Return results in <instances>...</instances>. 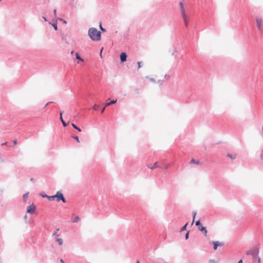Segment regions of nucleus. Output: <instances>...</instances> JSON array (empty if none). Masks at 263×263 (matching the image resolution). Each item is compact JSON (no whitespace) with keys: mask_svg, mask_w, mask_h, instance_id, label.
Here are the masks:
<instances>
[{"mask_svg":"<svg viewBox=\"0 0 263 263\" xmlns=\"http://www.w3.org/2000/svg\"><path fill=\"white\" fill-rule=\"evenodd\" d=\"M59 230H60V229H59V228L55 230V231L53 233V234H52V236H53H53H59L60 235V234H58V231H59Z\"/></svg>","mask_w":263,"mask_h":263,"instance_id":"nucleus-19","label":"nucleus"},{"mask_svg":"<svg viewBox=\"0 0 263 263\" xmlns=\"http://www.w3.org/2000/svg\"><path fill=\"white\" fill-rule=\"evenodd\" d=\"M71 125L72 126L76 129H77V130H78L79 132H81L82 130L80 128H79V127H78L75 124L72 123H71Z\"/></svg>","mask_w":263,"mask_h":263,"instance_id":"nucleus-17","label":"nucleus"},{"mask_svg":"<svg viewBox=\"0 0 263 263\" xmlns=\"http://www.w3.org/2000/svg\"><path fill=\"white\" fill-rule=\"evenodd\" d=\"M246 254L247 255H251V251H250V250L247 251L246 252Z\"/></svg>","mask_w":263,"mask_h":263,"instance_id":"nucleus-33","label":"nucleus"},{"mask_svg":"<svg viewBox=\"0 0 263 263\" xmlns=\"http://www.w3.org/2000/svg\"><path fill=\"white\" fill-rule=\"evenodd\" d=\"M7 144V142H5V143H2V145H6Z\"/></svg>","mask_w":263,"mask_h":263,"instance_id":"nucleus-47","label":"nucleus"},{"mask_svg":"<svg viewBox=\"0 0 263 263\" xmlns=\"http://www.w3.org/2000/svg\"><path fill=\"white\" fill-rule=\"evenodd\" d=\"M260 157V158L263 160V149L262 150V152H261Z\"/></svg>","mask_w":263,"mask_h":263,"instance_id":"nucleus-38","label":"nucleus"},{"mask_svg":"<svg viewBox=\"0 0 263 263\" xmlns=\"http://www.w3.org/2000/svg\"><path fill=\"white\" fill-rule=\"evenodd\" d=\"M159 166H162L161 167H159L161 168L167 169L170 166V164H165L164 161H161L159 162Z\"/></svg>","mask_w":263,"mask_h":263,"instance_id":"nucleus-9","label":"nucleus"},{"mask_svg":"<svg viewBox=\"0 0 263 263\" xmlns=\"http://www.w3.org/2000/svg\"><path fill=\"white\" fill-rule=\"evenodd\" d=\"M36 209V206L34 204H32L27 207V213L29 214H33Z\"/></svg>","mask_w":263,"mask_h":263,"instance_id":"nucleus-5","label":"nucleus"},{"mask_svg":"<svg viewBox=\"0 0 263 263\" xmlns=\"http://www.w3.org/2000/svg\"><path fill=\"white\" fill-rule=\"evenodd\" d=\"M192 215H193V221L192 222V224H193L194 222L195 218V217H196V211H193V213H192Z\"/></svg>","mask_w":263,"mask_h":263,"instance_id":"nucleus-25","label":"nucleus"},{"mask_svg":"<svg viewBox=\"0 0 263 263\" xmlns=\"http://www.w3.org/2000/svg\"><path fill=\"white\" fill-rule=\"evenodd\" d=\"M72 138H73L74 139H75L78 143L80 142L78 136L73 135V136H72Z\"/></svg>","mask_w":263,"mask_h":263,"instance_id":"nucleus-28","label":"nucleus"},{"mask_svg":"<svg viewBox=\"0 0 263 263\" xmlns=\"http://www.w3.org/2000/svg\"><path fill=\"white\" fill-rule=\"evenodd\" d=\"M106 107V106H105L104 107H103L101 109V114H103V113L104 112V110H105V107Z\"/></svg>","mask_w":263,"mask_h":263,"instance_id":"nucleus-34","label":"nucleus"},{"mask_svg":"<svg viewBox=\"0 0 263 263\" xmlns=\"http://www.w3.org/2000/svg\"><path fill=\"white\" fill-rule=\"evenodd\" d=\"M33 180H34L33 178H31V179H30V181H33Z\"/></svg>","mask_w":263,"mask_h":263,"instance_id":"nucleus-51","label":"nucleus"},{"mask_svg":"<svg viewBox=\"0 0 263 263\" xmlns=\"http://www.w3.org/2000/svg\"><path fill=\"white\" fill-rule=\"evenodd\" d=\"M189 234H190V232L189 231H187L185 235V240H187L189 239Z\"/></svg>","mask_w":263,"mask_h":263,"instance_id":"nucleus-30","label":"nucleus"},{"mask_svg":"<svg viewBox=\"0 0 263 263\" xmlns=\"http://www.w3.org/2000/svg\"><path fill=\"white\" fill-rule=\"evenodd\" d=\"M238 263H242V259H240V260L238 261Z\"/></svg>","mask_w":263,"mask_h":263,"instance_id":"nucleus-46","label":"nucleus"},{"mask_svg":"<svg viewBox=\"0 0 263 263\" xmlns=\"http://www.w3.org/2000/svg\"><path fill=\"white\" fill-rule=\"evenodd\" d=\"M52 26L53 27L54 29L57 31L58 30V26L57 23H54L52 24Z\"/></svg>","mask_w":263,"mask_h":263,"instance_id":"nucleus-27","label":"nucleus"},{"mask_svg":"<svg viewBox=\"0 0 263 263\" xmlns=\"http://www.w3.org/2000/svg\"><path fill=\"white\" fill-rule=\"evenodd\" d=\"M41 195L43 198H47V197H48V195H46V194H41Z\"/></svg>","mask_w":263,"mask_h":263,"instance_id":"nucleus-36","label":"nucleus"},{"mask_svg":"<svg viewBox=\"0 0 263 263\" xmlns=\"http://www.w3.org/2000/svg\"><path fill=\"white\" fill-rule=\"evenodd\" d=\"M13 144L14 145H16L17 144V140L16 139H15L13 140Z\"/></svg>","mask_w":263,"mask_h":263,"instance_id":"nucleus-40","label":"nucleus"},{"mask_svg":"<svg viewBox=\"0 0 263 263\" xmlns=\"http://www.w3.org/2000/svg\"><path fill=\"white\" fill-rule=\"evenodd\" d=\"M177 52V50L175 49V51H174V52L172 53V55H174V54Z\"/></svg>","mask_w":263,"mask_h":263,"instance_id":"nucleus-49","label":"nucleus"},{"mask_svg":"<svg viewBox=\"0 0 263 263\" xmlns=\"http://www.w3.org/2000/svg\"><path fill=\"white\" fill-rule=\"evenodd\" d=\"M256 24H257V26L258 28V30L260 32H261L262 31V29H261L262 20L260 18L256 17Z\"/></svg>","mask_w":263,"mask_h":263,"instance_id":"nucleus-8","label":"nucleus"},{"mask_svg":"<svg viewBox=\"0 0 263 263\" xmlns=\"http://www.w3.org/2000/svg\"><path fill=\"white\" fill-rule=\"evenodd\" d=\"M76 58L77 60H80V61H83L84 60L81 57L80 54L78 52L76 53Z\"/></svg>","mask_w":263,"mask_h":263,"instance_id":"nucleus-15","label":"nucleus"},{"mask_svg":"<svg viewBox=\"0 0 263 263\" xmlns=\"http://www.w3.org/2000/svg\"><path fill=\"white\" fill-rule=\"evenodd\" d=\"M142 63V62H138L137 63V64H138V69H139V68H140L141 67V66H141Z\"/></svg>","mask_w":263,"mask_h":263,"instance_id":"nucleus-32","label":"nucleus"},{"mask_svg":"<svg viewBox=\"0 0 263 263\" xmlns=\"http://www.w3.org/2000/svg\"><path fill=\"white\" fill-rule=\"evenodd\" d=\"M117 102V100H113L110 102H107L106 104H105V106H108L109 105H112V104H115Z\"/></svg>","mask_w":263,"mask_h":263,"instance_id":"nucleus-13","label":"nucleus"},{"mask_svg":"<svg viewBox=\"0 0 263 263\" xmlns=\"http://www.w3.org/2000/svg\"><path fill=\"white\" fill-rule=\"evenodd\" d=\"M186 27L188 26V16L186 14H185L184 17H183Z\"/></svg>","mask_w":263,"mask_h":263,"instance_id":"nucleus-14","label":"nucleus"},{"mask_svg":"<svg viewBox=\"0 0 263 263\" xmlns=\"http://www.w3.org/2000/svg\"><path fill=\"white\" fill-rule=\"evenodd\" d=\"M60 261L61 263H64V261L63 259H60Z\"/></svg>","mask_w":263,"mask_h":263,"instance_id":"nucleus-42","label":"nucleus"},{"mask_svg":"<svg viewBox=\"0 0 263 263\" xmlns=\"http://www.w3.org/2000/svg\"><path fill=\"white\" fill-rule=\"evenodd\" d=\"M80 220V218L78 216H77L74 217V218L73 219V220H72V222H79V221Z\"/></svg>","mask_w":263,"mask_h":263,"instance_id":"nucleus-21","label":"nucleus"},{"mask_svg":"<svg viewBox=\"0 0 263 263\" xmlns=\"http://www.w3.org/2000/svg\"><path fill=\"white\" fill-rule=\"evenodd\" d=\"M63 113V112L62 111H60V119L61 122L62 123V124H63V126L64 127H66L68 125V123H67L63 120V117H62Z\"/></svg>","mask_w":263,"mask_h":263,"instance_id":"nucleus-11","label":"nucleus"},{"mask_svg":"<svg viewBox=\"0 0 263 263\" xmlns=\"http://www.w3.org/2000/svg\"><path fill=\"white\" fill-rule=\"evenodd\" d=\"M88 34L90 39L93 41H99L101 39V32L96 28H90L88 31Z\"/></svg>","mask_w":263,"mask_h":263,"instance_id":"nucleus-1","label":"nucleus"},{"mask_svg":"<svg viewBox=\"0 0 263 263\" xmlns=\"http://www.w3.org/2000/svg\"><path fill=\"white\" fill-rule=\"evenodd\" d=\"M162 166H159V162L158 161L156 162L152 166V167H150L149 165H147V167L151 170H153L155 168H159V167H161Z\"/></svg>","mask_w":263,"mask_h":263,"instance_id":"nucleus-12","label":"nucleus"},{"mask_svg":"<svg viewBox=\"0 0 263 263\" xmlns=\"http://www.w3.org/2000/svg\"><path fill=\"white\" fill-rule=\"evenodd\" d=\"M51 103H52V102H48V103L46 104L45 106H47V105H48L49 104Z\"/></svg>","mask_w":263,"mask_h":263,"instance_id":"nucleus-48","label":"nucleus"},{"mask_svg":"<svg viewBox=\"0 0 263 263\" xmlns=\"http://www.w3.org/2000/svg\"><path fill=\"white\" fill-rule=\"evenodd\" d=\"M55 198H56V200L58 202L62 201L63 203L66 202V200L64 197V195L61 191H58L56 193V194H55Z\"/></svg>","mask_w":263,"mask_h":263,"instance_id":"nucleus-3","label":"nucleus"},{"mask_svg":"<svg viewBox=\"0 0 263 263\" xmlns=\"http://www.w3.org/2000/svg\"><path fill=\"white\" fill-rule=\"evenodd\" d=\"M137 263H140V262H139V261L138 260H137Z\"/></svg>","mask_w":263,"mask_h":263,"instance_id":"nucleus-53","label":"nucleus"},{"mask_svg":"<svg viewBox=\"0 0 263 263\" xmlns=\"http://www.w3.org/2000/svg\"><path fill=\"white\" fill-rule=\"evenodd\" d=\"M101 54H102V50L101 51V52H100V55H101Z\"/></svg>","mask_w":263,"mask_h":263,"instance_id":"nucleus-54","label":"nucleus"},{"mask_svg":"<svg viewBox=\"0 0 263 263\" xmlns=\"http://www.w3.org/2000/svg\"><path fill=\"white\" fill-rule=\"evenodd\" d=\"M1 1V0H0V2Z\"/></svg>","mask_w":263,"mask_h":263,"instance_id":"nucleus-55","label":"nucleus"},{"mask_svg":"<svg viewBox=\"0 0 263 263\" xmlns=\"http://www.w3.org/2000/svg\"><path fill=\"white\" fill-rule=\"evenodd\" d=\"M163 80H159L158 81V83L159 84L160 86L162 85L163 84Z\"/></svg>","mask_w":263,"mask_h":263,"instance_id":"nucleus-35","label":"nucleus"},{"mask_svg":"<svg viewBox=\"0 0 263 263\" xmlns=\"http://www.w3.org/2000/svg\"><path fill=\"white\" fill-rule=\"evenodd\" d=\"M99 27H100V28L102 32H105L106 31V29L102 27L101 23L100 24Z\"/></svg>","mask_w":263,"mask_h":263,"instance_id":"nucleus-29","label":"nucleus"},{"mask_svg":"<svg viewBox=\"0 0 263 263\" xmlns=\"http://www.w3.org/2000/svg\"><path fill=\"white\" fill-rule=\"evenodd\" d=\"M251 251V255L252 256V259L254 262L256 261V258H257V263L261 262V259L260 257L258 256V254L259 252V249L258 247H256L254 248H252L250 250Z\"/></svg>","mask_w":263,"mask_h":263,"instance_id":"nucleus-2","label":"nucleus"},{"mask_svg":"<svg viewBox=\"0 0 263 263\" xmlns=\"http://www.w3.org/2000/svg\"><path fill=\"white\" fill-rule=\"evenodd\" d=\"M56 241L58 242V243L59 244V245H62L63 243V240L62 238H57L56 239Z\"/></svg>","mask_w":263,"mask_h":263,"instance_id":"nucleus-26","label":"nucleus"},{"mask_svg":"<svg viewBox=\"0 0 263 263\" xmlns=\"http://www.w3.org/2000/svg\"><path fill=\"white\" fill-rule=\"evenodd\" d=\"M27 216L25 215V217H24V219H27Z\"/></svg>","mask_w":263,"mask_h":263,"instance_id":"nucleus-50","label":"nucleus"},{"mask_svg":"<svg viewBox=\"0 0 263 263\" xmlns=\"http://www.w3.org/2000/svg\"><path fill=\"white\" fill-rule=\"evenodd\" d=\"M47 198L49 201H53L55 198V195L52 196H48Z\"/></svg>","mask_w":263,"mask_h":263,"instance_id":"nucleus-23","label":"nucleus"},{"mask_svg":"<svg viewBox=\"0 0 263 263\" xmlns=\"http://www.w3.org/2000/svg\"><path fill=\"white\" fill-rule=\"evenodd\" d=\"M170 75H168V74H165V75L164 76V78H166V79H168L170 78Z\"/></svg>","mask_w":263,"mask_h":263,"instance_id":"nucleus-37","label":"nucleus"},{"mask_svg":"<svg viewBox=\"0 0 263 263\" xmlns=\"http://www.w3.org/2000/svg\"><path fill=\"white\" fill-rule=\"evenodd\" d=\"M135 91H136L137 93L138 94L139 93V89H135Z\"/></svg>","mask_w":263,"mask_h":263,"instance_id":"nucleus-41","label":"nucleus"},{"mask_svg":"<svg viewBox=\"0 0 263 263\" xmlns=\"http://www.w3.org/2000/svg\"><path fill=\"white\" fill-rule=\"evenodd\" d=\"M42 17H43V18L44 20V21H45V22L47 21V18H46L45 16H43Z\"/></svg>","mask_w":263,"mask_h":263,"instance_id":"nucleus-43","label":"nucleus"},{"mask_svg":"<svg viewBox=\"0 0 263 263\" xmlns=\"http://www.w3.org/2000/svg\"><path fill=\"white\" fill-rule=\"evenodd\" d=\"M127 54L125 52H122L120 54V59L121 63H124L127 61Z\"/></svg>","mask_w":263,"mask_h":263,"instance_id":"nucleus-7","label":"nucleus"},{"mask_svg":"<svg viewBox=\"0 0 263 263\" xmlns=\"http://www.w3.org/2000/svg\"><path fill=\"white\" fill-rule=\"evenodd\" d=\"M179 5L181 9V13L182 17H184L185 14H186L185 12L183 3L182 2L179 3Z\"/></svg>","mask_w":263,"mask_h":263,"instance_id":"nucleus-10","label":"nucleus"},{"mask_svg":"<svg viewBox=\"0 0 263 263\" xmlns=\"http://www.w3.org/2000/svg\"><path fill=\"white\" fill-rule=\"evenodd\" d=\"M191 163L196 164H199L200 163L199 161H196L194 159H192V160H191Z\"/></svg>","mask_w":263,"mask_h":263,"instance_id":"nucleus-22","label":"nucleus"},{"mask_svg":"<svg viewBox=\"0 0 263 263\" xmlns=\"http://www.w3.org/2000/svg\"><path fill=\"white\" fill-rule=\"evenodd\" d=\"M99 107H100L99 105H98V104H95L93 106V107H92V109H93V110H98L99 109Z\"/></svg>","mask_w":263,"mask_h":263,"instance_id":"nucleus-24","label":"nucleus"},{"mask_svg":"<svg viewBox=\"0 0 263 263\" xmlns=\"http://www.w3.org/2000/svg\"><path fill=\"white\" fill-rule=\"evenodd\" d=\"M187 224L188 222H186L183 226H182L180 230V232L185 231L186 230V227Z\"/></svg>","mask_w":263,"mask_h":263,"instance_id":"nucleus-18","label":"nucleus"},{"mask_svg":"<svg viewBox=\"0 0 263 263\" xmlns=\"http://www.w3.org/2000/svg\"><path fill=\"white\" fill-rule=\"evenodd\" d=\"M148 165H149V166H150V167H152V166H153V165H152V164H148Z\"/></svg>","mask_w":263,"mask_h":263,"instance_id":"nucleus-52","label":"nucleus"},{"mask_svg":"<svg viewBox=\"0 0 263 263\" xmlns=\"http://www.w3.org/2000/svg\"><path fill=\"white\" fill-rule=\"evenodd\" d=\"M59 20H61V21H63V23H65V24L66 23V21L65 20H63V19H59Z\"/></svg>","mask_w":263,"mask_h":263,"instance_id":"nucleus-44","label":"nucleus"},{"mask_svg":"<svg viewBox=\"0 0 263 263\" xmlns=\"http://www.w3.org/2000/svg\"><path fill=\"white\" fill-rule=\"evenodd\" d=\"M212 243L213 244V249L214 250H217L218 247H221L224 245V243L223 242H220L218 241H213Z\"/></svg>","mask_w":263,"mask_h":263,"instance_id":"nucleus-6","label":"nucleus"},{"mask_svg":"<svg viewBox=\"0 0 263 263\" xmlns=\"http://www.w3.org/2000/svg\"><path fill=\"white\" fill-rule=\"evenodd\" d=\"M209 263H218V262L211 259L209 260Z\"/></svg>","mask_w":263,"mask_h":263,"instance_id":"nucleus-31","label":"nucleus"},{"mask_svg":"<svg viewBox=\"0 0 263 263\" xmlns=\"http://www.w3.org/2000/svg\"><path fill=\"white\" fill-rule=\"evenodd\" d=\"M227 156L229 158H230V159H231L232 160H234L236 158V155H232V154H231L229 153H228L227 155Z\"/></svg>","mask_w":263,"mask_h":263,"instance_id":"nucleus-16","label":"nucleus"},{"mask_svg":"<svg viewBox=\"0 0 263 263\" xmlns=\"http://www.w3.org/2000/svg\"><path fill=\"white\" fill-rule=\"evenodd\" d=\"M195 225L198 227V230L202 232L204 235L206 236L208 231L205 227H203L199 220H197L195 222Z\"/></svg>","mask_w":263,"mask_h":263,"instance_id":"nucleus-4","label":"nucleus"},{"mask_svg":"<svg viewBox=\"0 0 263 263\" xmlns=\"http://www.w3.org/2000/svg\"><path fill=\"white\" fill-rule=\"evenodd\" d=\"M150 81H151V82H156L155 79H154V78H151V79H150Z\"/></svg>","mask_w":263,"mask_h":263,"instance_id":"nucleus-39","label":"nucleus"},{"mask_svg":"<svg viewBox=\"0 0 263 263\" xmlns=\"http://www.w3.org/2000/svg\"><path fill=\"white\" fill-rule=\"evenodd\" d=\"M56 12H57V10L56 9H54V11H53V13H54V15H56Z\"/></svg>","mask_w":263,"mask_h":263,"instance_id":"nucleus-45","label":"nucleus"},{"mask_svg":"<svg viewBox=\"0 0 263 263\" xmlns=\"http://www.w3.org/2000/svg\"><path fill=\"white\" fill-rule=\"evenodd\" d=\"M29 194V192L24 194L23 196V199L24 202H26V198H27Z\"/></svg>","mask_w":263,"mask_h":263,"instance_id":"nucleus-20","label":"nucleus"}]
</instances>
